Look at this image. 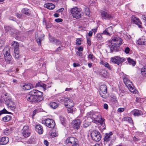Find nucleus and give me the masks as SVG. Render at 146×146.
<instances>
[{"mask_svg":"<svg viewBox=\"0 0 146 146\" xmlns=\"http://www.w3.org/2000/svg\"><path fill=\"white\" fill-rule=\"evenodd\" d=\"M43 93L36 90H33L30 92L26 96L27 101L33 104L38 103L42 100L44 98Z\"/></svg>","mask_w":146,"mask_h":146,"instance_id":"obj_1","label":"nucleus"},{"mask_svg":"<svg viewBox=\"0 0 146 146\" xmlns=\"http://www.w3.org/2000/svg\"><path fill=\"white\" fill-rule=\"evenodd\" d=\"M86 117L91 119L92 121L95 123H100L101 125L100 127L102 128V130L106 129L105 119L102 118L101 115L99 112L90 111L87 113Z\"/></svg>","mask_w":146,"mask_h":146,"instance_id":"obj_2","label":"nucleus"},{"mask_svg":"<svg viewBox=\"0 0 146 146\" xmlns=\"http://www.w3.org/2000/svg\"><path fill=\"white\" fill-rule=\"evenodd\" d=\"M81 12L80 9L77 7L73 8L71 10L73 17L77 19H79L81 17Z\"/></svg>","mask_w":146,"mask_h":146,"instance_id":"obj_3","label":"nucleus"},{"mask_svg":"<svg viewBox=\"0 0 146 146\" xmlns=\"http://www.w3.org/2000/svg\"><path fill=\"white\" fill-rule=\"evenodd\" d=\"M123 81L125 85L131 92H133V94L136 93L137 91L135 90V88L133 86L132 82L130 80L126 78H125L123 79Z\"/></svg>","mask_w":146,"mask_h":146,"instance_id":"obj_4","label":"nucleus"},{"mask_svg":"<svg viewBox=\"0 0 146 146\" xmlns=\"http://www.w3.org/2000/svg\"><path fill=\"white\" fill-rule=\"evenodd\" d=\"M126 60V59L124 58H121L119 56H115L111 58V61L112 62L119 66H121L122 63Z\"/></svg>","mask_w":146,"mask_h":146,"instance_id":"obj_5","label":"nucleus"},{"mask_svg":"<svg viewBox=\"0 0 146 146\" xmlns=\"http://www.w3.org/2000/svg\"><path fill=\"white\" fill-rule=\"evenodd\" d=\"M92 139L96 141H99L101 139V135L100 132L97 130L93 131L91 133Z\"/></svg>","mask_w":146,"mask_h":146,"instance_id":"obj_6","label":"nucleus"},{"mask_svg":"<svg viewBox=\"0 0 146 146\" xmlns=\"http://www.w3.org/2000/svg\"><path fill=\"white\" fill-rule=\"evenodd\" d=\"M42 123L43 124H45L48 127L51 128H54L55 125L54 121L49 118L42 120Z\"/></svg>","mask_w":146,"mask_h":146,"instance_id":"obj_7","label":"nucleus"},{"mask_svg":"<svg viewBox=\"0 0 146 146\" xmlns=\"http://www.w3.org/2000/svg\"><path fill=\"white\" fill-rule=\"evenodd\" d=\"M107 89V86L105 85H102L100 87V94L102 98L105 99L107 98L108 96Z\"/></svg>","mask_w":146,"mask_h":146,"instance_id":"obj_8","label":"nucleus"},{"mask_svg":"<svg viewBox=\"0 0 146 146\" xmlns=\"http://www.w3.org/2000/svg\"><path fill=\"white\" fill-rule=\"evenodd\" d=\"M61 101L64 102L65 106L67 108H70L73 107L74 104L72 101L70 100L68 98H67L66 96L63 97L61 99Z\"/></svg>","mask_w":146,"mask_h":146,"instance_id":"obj_9","label":"nucleus"},{"mask_svg":"<svg viewBox=\"0 0 146 146\" xmlns=\"http://www.w3.org/2000/svg\"><path fill=\"white\" fill-rule=\"evenodd\" d=\"M5 103L7 108L11 110H13L16 108L15 105L9 98H6L5 100Z\"/></svg>","mask_w":146,"mask_h":146,"instance_id":"obj_10","label":"nucleus"},{"mask_svg":"<svg viewBox=\"0 0 146 146\" xmlns=\"http://www.w3.org/2000/svg\"><path fill=\"white\" fill-rule=\"evenodd\" d=\"M66 143L72 145V146H79L77 139L74 137H70L67 138Z\"/></svg>","mask_w":146,"mask_h":146,"instance_id":"obj_11","label":"nucleus"},{"mask_svg":"<svg viewBox=\"0 0 146 146\" xmlns=\"http://www.w3.org/2000/svg\"><path fill=\"white\" fill-rule=\"evenodd\" d=\"M123 41L122 39L119 37H114L111 40V44L119 47L123 43Z\"/></svg>","mask_w":146,"mask_h":146,"instance_id":"obj_12","label":"nucleus"},{"mask_svg":"<svg viewBox=\"0 0 146 146\" xmlns=\"http://www.w3.org/2000/svg\"><path fill=\"white\" fill-rule=\"evenodd\" d=\"M131 21V23L133 24L138 25L140 28H142L141 22L140 21L139 19L136 17L135 15H133L132 16Z\"/></svg>","mask_w":146,"mask_h":146,"instance_id":"obj_13","label":"nucleus"},{"mask_svg":"<svg viewBox=\"0 0 146 146\" xmlns=\"http://www.w3.org/2000/svg\"><path fill=\"white\" fill-rule=\"evenodd\" d=\"M113 32V28L112 26H110L106 28L104 30L103 33H101L100 36L105 35L108 36H110Z\"/></svg>","mask_w":146,"mask_h":146,"instance_id":"obj_14","label":"nucleus"},{"mask_svg":"<svg viewBox=\"0 0 146 146\" xmlns=\"http://www.w3.org/2000/svg\"><path fill=\"white\" fill-rule=\"evenodd\" d=\"M82 121L79 119H75L72 121V124L75 129H78L80 127Z\"/></svg>","mask_w":146,"mask_h":146,"instance_id":"obj_15","label":"nucleus"},{"mask_svg":"<svg viewBox=\"0 0 146 146\" xmlns=\"http://www.w3.org/2000/svg\"><path fill=\"white\" fill-rule=\"evenodd\" d=\"M101 15L102 18L105 19L110 20L113 18V17L111 14L104 11L101 12Z\"/></svg>","mask_w":146,"mask_h":146,"instance_id":"obj_16","label":"nucleus"},{"mask_svg":"<svg viewBox=\"0 0 146 146\" xmlns=\"http://www.w3.org/2000/svg\"><path fill=\"white\" fill-rule=\"evenodd\" d=\"M9 141V139L7 137H3L0 138V144L5 145Z\"/></svg>","mask_w":146,"mask_h":146,"instance_id":"obj_17","label":"nucleus"},{"mask_svg":"<svg viewBox=\"0 0 146 146\" xmlns=\"http://www.w3.org/2000/svg\"><path fill=\"white\" fill-rule=\"evenodd\" d=\"M49 40L51 42L56 45H59L61 43L60 40L56 39L54 37H49Z\"/></svg>","mask_w":146,"mask_h":146,"instance_id":"obj_18","label":"nucleus"},{"mask_svg":"<svg viewBox=\"0 0 146 146\" xmlns=\"http://www.w3.org/2000/svg\"><path fill=\"white\" fill-rule=\"evenodd\" d=\"M113 133L111 132L109 133H106L104 135V140L106 142L110 141L111 139V136L112 135Z\"/></svg>","mask_w":146,"mask_h":146,"instance_id":"obj_19","label":"nucleus"},{"mask_svg":"<svg viewBox=\"0 0 146 146\" xmlns=\"http://www.w3.org/2000/svg\"><path fill=\"white\" fill-rule=\"evenodd\" d=\"M21 86L23 90H30L32 88L30 84L23 83L21 84Z\"/></svg>","mask_w":146,"mask_h":146,"instance_id":"obj_20","label":"nucleus"},{"mask_svg":"<svg viewBox=\"0 0 146 146\" xmlns=\"http://www.w3.org/2000/svg\"><path fill=\"white\" fill-rule=\"evenodd\" d=\"M36 131L39 134H41L42 133L43 129L42 126L40 125H37L35 127Z\"/></svg>","mask_w":146,"mask_h":146,"instance_id":"obj_21","label":"nucleus"},{"mask_svg":"<svg viewBox=\"0 0 146 146\" xmlns=\"http://www.w3.org/2000/svg\"><path fill=\"white\" fill-rule=\"evenodd\" d=\"M44 7L50 10L53 9L55 7L54 5L51 3H47L45 4L44 5Z\"/></svg>","mask_w":146,"mask_h":146,"instance_id":"obj_22","label":"nucleus"},{"mask_svg":"<svg viewBox=\"0 0 146 146\" xmlns=\"http://www.w3.org/2000/svg\"><path fill=\"white\" fill-rule=\"evenodd\" d=\"M3 53L4 54L5 57L6 56L11 55L10 54L9 48L8 47L5 48L3 50Z\"/></svg>","mask_w":146,"mask_h":146,"instance_id":"obj_23","label":"nucleus"},{"mask_svg":"<svg viewBox=\"0 0 146 146\" xmlns=\"http://www.w3.org/2000/svg\"><path fill=\"white\" fill-rule=\"evenodd\" d=\"M133 115L134 116H138L142 114V112L141 110L135 109L132 111Z\"/></svg>","mask_w":146,"mask_h":146,"instance_id":"obj_24","label":"nucleus"},{"mask_svg":"<svg viewBox=\"0 0 146 146\" xmlns=\"http://www.w3.org/2000/svg\"><path fill=\"white\" fill-rule=\"evenodd\" d=\"M12 46H13L14 51H19V44L18 42L15 41H13L12 43Z\"/></svg>","mask_w":146,"mask_h":146,"instance_id":"obj_25","label":"nucleus"},{"mask_svg":"<svg viewBox=\"0 0 146 146\" xmlns=\"http://www.w3.org/2000/svg\"><path fill=\"white\" fill-rule=\"evenodd\" d=\"M5 61L7 64H11L13 62V60L11 55L5 57Z\"/></svg>","mask_w":146,"mask_h":146,"instance_id":"obj_26","label":"nucleus"},{"mask_svg":"<svg viewBox=\"0 0 146 146\" xmlns=\"http://www.w3.org/2000/svg\"><path fill=\"white\" fill-rule=\"evenodd\" d=\"M109 45V47L110 49L111 53H113L114 52H116L118 51V47L114 45Z\"/></svg>","mask_w":146,"mask_h":146,"instance_id":"obj_27","label":"nucleus"},{"mask_svg":"<svg viewBox=\"0 0 146 146\" xmlns=\"http://www.w3.org/2000/svg\"><path fill=\"white\" fill-rule=\"evenodd\" d=\"M46 84H44L42 82L40 81L36 83V87H40L43 88L44 89L46 88Z\"/></svg>","mask_w":146,"mask_h":146,"instance_id":"obj_28","label":"nucleus"},{"mask_svg":"<svg viewBox=\"0 0 146 146\" xmlns=\"http://www.w3.org/2000/svg\"><path fill=\"white\" fill-rule=\"evenodd\" d=\"M123 121H128L130 123H133V120L131 117H125L122 119Z\"/></svg>","mask_w":146,"mask_h":146,"instance_id":"obj_29","label":"nucleus"},{"mask_svg":"<svg viewBox=\"0 0 146 146\" xmlns=\"http://www.w3.org/2000/svg\"><path fill=\"white\" fill-rule=\"evenodd\" d=\"M50 106L51 108L54 109L56 108L58 106V104L54 102H50Z\"/></svg>","mask_w":146,"mask_h":146,"instance_id":"obj_30","label":"nucleus"},{"mask_svg":"<svg viewBox=\"0 0 146 146\" xmlns=\"http://www.w3.org/2000/svg\"><path fill=\"white\" fill-rule=\"evenodd\" d=\"M36 40L39 46L41 44V41L43 40V39L42 37H36Z\"/></svg>","mask_w":146,"mask_h":146,"instance_id":"obj_31","label":"nucleus"},{"mask_svg":"<svg viewBox=\"0 0 146 146\" xmlns=\"http://www.w3.org/2000/svg\"><path fill=\"white\" fill-rule=\"evenodd\" d=\"M60 119L61 122V123L64 126H66V121L65 118L62 116L60 117Z\"/></svg>","mask_w":146,"mask_h":146,"instance_id":"obj_32","label":"nucleus"},{"mask_svg":"<svg viewBox=\"0 0 146 146\" xmlns=\"http://www.w3.org/2000/svg\"><path fill=\"white\" fill-rule=\"evenodd\" d=\"M127 60L128 62L130 64H131L133 66L135 65V62L132 59H131L129 57L127 58Z\"/></svg>","mask_w":146,"mask_h":146,"instance_id":"obj_33","label":"nucleus"},{"mask_svg":"<svg viewBox=\"0 0 146 146\" xmlns=\"http://www.w3.org/2000/svg\"><path fill=\"white\" fill-rule=\"evenodd\" d=\"M11 117L10 115H7L2 118V120L5 122L8 121L10 120L11 119Z\"/></svg>","mask_w":146,"mask_h":146,"instance_id":"obj_34","label":"nucleus"},{"mask_svg":"<svg viewBox=\"0 0 146 146\" xmlns=\"http://www.w3.org/2000/svg\"><path fill=\"white\" fill-rule=\"evenodd\" d=\"M111 101L114 104L116 103L117 102L116 97L114 95H112L111 98Z\"/></svg>","mask_w":146,"mask_h":146,"instance_id":"obj_35","label":"nucleus"},{"mask_svg":"<svg viewBox=\"0 0 146 146\" xmlns=\"http://www.w3.org/2000/svg\"><path fill=\"white\" fill-rule=\"evenodd\" d=\"M137 44L139 45H145L146 44V42L140 39L137 40Z\"/></svg>","mask_w":146,"mask_h":146,"instance_id":"obj_36","label":"nucleus"},{"mask_svg":"<svg viewBox=\"0 0 146 146\" xmlns=\"http://www.w3.org/2000/svg\"><path fill=\"white\" fill-rule=\"evenodd\" d=\"M22 134L25 137H27L29 136L30 133L29 131H23Z\"/></svg>","mask_w":146,"mask_h":146,"instance_id":"obj_37","label":"nucleus"},{"mask_svg":"<svg viewBox=\"0 0 146 146\" xmlns=\"http://www.w3.org/2000/svg\"><path fill=\"white\" fill-rule=\"evenodd\" d=\"M14 52L15 53V60H17L20 57V55L19 54V51H14Z\"/></svg>","mask_w":146,"mask_h":146,"instance_id":"obj_38","label":"nucleus"},{"mask_svg":"<svg viewBox=\"0 0 146 146\" xmlns=\"http://www.w3.org/2000/svg\"><path fill=\"white\" fill-rule=\"evenodd\" d=\"M23 9V13L26 15H29L30 14V12L29 9L24 8Z\"/></svg>","mask_w":146,"mask_h":146,"instance_id":"obj_39","label":"nucleus"},{"mask_svg":"<svg viewBox=\"0 0 146 146\" xmlns=\"http://www.w3.org/2000/svg\"><path fill=\"white\" fill-rule=\"evenodd\" d=\"M50 134L51 136L52 137H56L58 136V132L56 131H55L54 132L51 133Z\"/></svg>","mask_w":146,"mask_h":146,"instance_id":"obj_40","label":"nucleus"},{"mask_svg":"<svg viewBox=\"0 0 146 146\" xmlns=\"http://www.w3.org/2000/svg\"><path fill=\"white\" fill-rule=\"evenodd\" d=\"M64 47L63 46H61L59 47L56 50V52H60L61 50L64 49Z\"/></svg>","mask_w":146,"mask_h":146,"instance_id":"obj_41","label":"nucleus"},{"mask_svg":"<svg viewBox=\"0 0 146 146\" xmlns=\"http://www.w3.org/2000/svg\"><path fill=\"white\" fill-rule=\"evenodd\" d=\"M104 66L106 67L108 69L110 70L112 68L108 63L105 62L104 64Z\"/></svg>","mask_w":146,"mask_h":146,"instance_id":"obj_42","label":"nucleus"},{"mask_svg":"<svg viewBox=\"0 0 146 146\" xmlns=\"http://www.w3.org/2000/svg\"><path fill=\"white\" fill-rule=\"evenodd\" d=\"M88 58L89 59H91L92 60H94L95 59V57L93 54H90L88 56Z\"/></svg>","mask_w":146,"mask_h":146,"instance_id":"obj_43","label":"nucleus"},{"mask_svg":"<svg viewBox=\"0 0 146 146\" xmlns=\"http://www.w3.org/2000/svg\"><path fill=\"white\" fill-rule=\"evenodd\" d=\"M11 113L8 112L7 111L5 108H4L2 110L0 111V115L2 114L3 113Z\"/></svg>","mask_w":146,"mask_h":146,"instance_id":"obj_44","label":"nucleus"},{"mask_svg":"<svg viewBox=\"0 0 146 146\" xmlns=\"http://www.w3.org/2000/svg\"><path fill=\"white\" fill-rule=\"evenodd\" d=\"M81 44V40L80 38H77L76 40V44L77 45H79Z\"/></svg>","mask_w":146,"mask_h":146,"instance_id":"obj_45","label":"nucleus"},{"mask_svg":"<svg viewBox=\"0 0 146 146\" xmlns=\"http://www.w3.org/2000/svg\"><path fill=\"white\" fill-rule=\"evenodd\" d=\"M90 11L89 9L88 8H86L84 11L86 15H88L90 14Z\"/></svg>","mask_w":146,"mask_h":146,"instance_id":"obj_46","label":"nucleus"},{"mask_svg":"<svg viewBox=\"0 0 146 146\" xmlns=\"http://www.w3.org/2000/svg\"><path fill=\"white\" fill-rule=\"evenodd\" d=\"M101 74L104 76V75H106V74L107 73V72L106 70H102L101 71Z\"/></svg>","mask_w":146,"mask_h":146,"instance_id":"obj_47","label":"nucleus"},{"mask_svg":"<svg viewBox=\"0 0 146 146\" xmlns=\"http://www.w3.org/2000/svg\"><path fill=\"white\" fill-rule=\"evenodd\" d=\"M87 42L88 44L90 46L91 45V42L90 37H86Z\"/></svg>","mask_w":146,"mask_h":146,"instance_id":"obj_48","label":"nucleus"},{"mask_svg":"<svg viewBox=\"0 0 146 146\" xmlns=\"http://www.w3.org/2000/svg\"><path fill=\"white\" fill-rule=\"evenodd\" d=\"M55 21L56 22L59 23L62 22L63 21V20L61 18H58L56 19Z\"/></svg>","mask_w":146,"mask_h":146,"instance_id":"obj_49","label":"nucleus"},{"mask_svg":"<svg viewBox=\"0 0 146 146\" xmlns=\"http://www.w3.org/2000/svg\"><path fill=\"white\" fill-rule=\"evenodd\" d=\"M22 131H29V128L28 126H24L23 127V128L22 129Z\"/></svg>","mask_w":146,"mask_h":146,"instance_id":"obj_50","label":"nucleus"},{"mask_svg":"<svg viewBox=\"0 0 146 146\" xmlns=\"http://www.w3.org/2000/svg\"><path fill=\"white\" fill-rule=\"evenodd\" d=\"M5 29L7 31H8L11 30V28L9 26H4Z\"/></svg>","mask_w":146,"mask_h":146,"instance_id":"obj_51","label":"nucleus"},{"mask_svg":"<svg viewBox=\"0 0 146 146\" xmlns=\"http://www.w3.org/2000/svg\"><path fill=\"white\" fill-rule=\"evenodd\" d=\"M10 133V131L9 130H5L4 131V134L7 135H9Z\"/></svg>","mask_w":146,"mask_h":146,"instance_id":"obj_52","label":"nucleus"},{"mask_svg":"<svg viewBox=\"0 0 146 146\" xmlns=\"http://www.w3.org/2000/svg\"><path fill=\"white\" fill-rule=\"evenodd\" d=\"M87 121H85L84 122V127H87L89 126V125H90V123H86Z\"/></svg>","mask_w":146,"mask_h":146,"instance_id":"obj_53","label":"nucleus"},{"mask_svg":"<svg viewBox=\"0 0 146 146\" xmlns=\"http://www.w3.org/2000/svg\"><path fill=\"white\" fill-rule=\"evenodd\" d=\"M4 41L0 38V47L2 46L4 43Z\"/></svg>","mask_w":146,"mask_h":146,"instance_id":"obj_54","label":"nucleus"},{"mask_svg":"<svg viewBox=\"0 0 146 146\" xmlns=\"http://www.w3.org/2000/svg\"><path fill=\"white\" fill-rule=\"evenodd\" d=\"M130 49L129 47H127L125 48V52L126 54H128L129 52L130 51Z\"/></svg>","mask_w":146,"mask_h":146,"instance_id":"obj_55","label":"nucleus"},{"mask_svg":"<svg viewBox=\"0 0 146 146\" xmlns=\"http://www.w3.org/2000/svg\"><path fill=\"white\" fill-rule=\"evenodd\" d=\"M16 15L18 18H20L21 17L22 15V14L16 13Z\"/></svg>","mask_w":146,"mask_h":146,"instance_id":"obj_56","label":"nucleus"},{"mask_svg":"<svg viewBox=\"0 0 146 146\" xmlns=\"http://www.w3.org/2000/svg\"><path fill=\"white\" fill-rule=\"evenodd\" d=\"M146 71V66L142 68L141 70L142 73L145 72Z\"/></svg>","mask_w":146,"mask_h":146,"instance_id":"obj_57","label":"nucleus"},{"mask_svg":"<svg viewBox=\"0 0 146 146\" xmlns=\"http://www.w3.org/2000/svg\"><path fill=\"white\" fill-rule=\"evenodd\" d=\"M46 27L48 28H49L51 27L52 25L50 23H48L46 24Z\"/></svg>","mask_w":146,"mask_h":146,"instance_id":"obj_58","label":"nucleus"},{"mask_svg":"<svg viewBox=\"0 0 146 146\" xmlns=\"http://www.w3.org/2000/svg\"><path fill=\"white\" fill-rule=\"evenodd\" d=\"M73 65L74 67H76L77 66H80V65L79 64L77 63H74L73 64Z\"/></svg>","mask_w":146,"mask_h":146,"instance_id":"obj_59","label":"nucleus"},{"mask_svg":"<svg viewBox=\"0 0 146 146\" xmlns=\"http://www.w3.org/2000/svg\"><path fill=\"white\" fill-rule=\"evenodd\" d=\"M124 110V109L122 108H120L118 109V111L119 112H123Z\"/></svg>","mask_w":146,"mask_h":146,"instance_id":"obj_60","label":"nucleus"},{"mask_svg":"<svg viewBox=\"0 0 146 146\" xmlns=\"http://www.w3.org/2000/svg\"><path fill=\"white\" fill-rule=\"evenodd\" d=\"M76 54L77 55L80 56H81L82 55V53L81 52H77Z\"/></svg>","mask_w":146,"mask_h":146,"instance_id":"obj_61","label":"nucleus"},{"mask_svg":"<svg viewBox=\"0 0 146 146\" xmlns=\"http://www.w3.org/2000/svg\"><path fill=\"white\" fill-rule=\"evenodd\" d=\"M44 144L46 146H47L48 145V142L46 140H44Z\"/></svg>","mask_w":146,"mask_h":146,"instance_id":"obj_62","label":"nucleus"},{"mask_svg":"<svg viewBox=\"0 0 146 146\" xmlns=\"http://www.w3.org/2000/svg\"><path fill=\"white\" fill-rule=\"evenodd\" d=\"M83 50V48L81 47V46H80V47L79 48H78V51H79V52H80V51H82Z\"/></svg>","mask_w":146,"mask_h":146,"instance_id":"obj_63","label":"nucleus"},{"mask_svg":"<svg viewBox=\"0 0 146 146\" xmlns=\"http://www.w3.org/2000/svg\"><path fill=\"white\" fill-rule=\"evenodd\" d=\"M104 109H107L108 108V106L107 104H104Z\"/></svg>","mask_w":146,"mask_h":146,"instance_id":"obj_64","label":"nucleus"}]
</instances>
